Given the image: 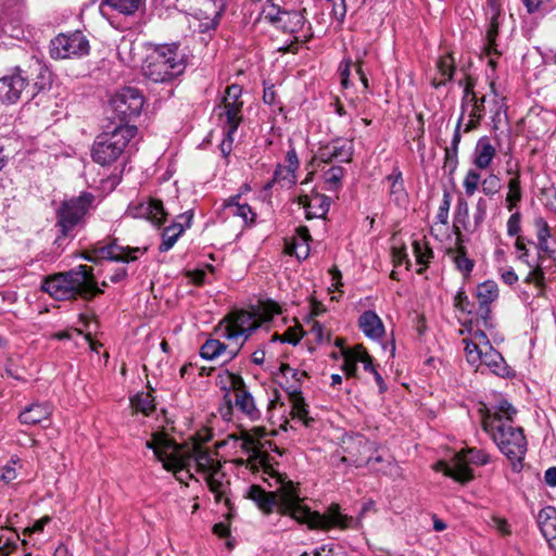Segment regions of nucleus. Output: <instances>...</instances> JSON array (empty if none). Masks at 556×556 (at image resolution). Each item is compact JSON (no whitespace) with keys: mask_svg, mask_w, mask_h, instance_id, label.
I'll use <instances>...</instances> for the list:
<instances>
[{"mask_svg":"<svg viewBox=\"0 0 556 556\" xmlns=\"http://www.w3.org/2000/svg\"><path fill=\"white\" fill-rule=\"evenodd\" d=\"M263 467V471L268 477L275 479L279 486L275 492H266L256 484L249 486L247 497L253 501L257 507L266 514L277 508L283 516H290L299 523L307 525L309 529L328 531L332 528L345 530L354 527V518L341 511L337 503L328 506L324 514L313 511L303 504V498L298 492L296 485L282 478L270 465L268 455L255 452Z\"/></svg>","mask_w":556,"mask_h":556,"instance_id":"1","label":"nucleus"},{"mask_svg":"<svg viewBox=\"0 0 556 556\" xmlns=\"http://www.w3.org/2000/svg\"><path fill=\"white\" fill-rule=\"evenodd\" d=\"M146 446L151 448L163 467L173 471L176 479L182 481L192 478V469L206 482L210 491L214 493L217 502L223 501L227 483L222 471V464L213 457L211 451L198 442L178 445L166 433L155 432Z\"/></svg>","mask_w":556,"mask_h":556,"instance_id":"2","label":"nucleus"},{"mask_svg":"<svg viewBox=\"0 0 556 556\" xmlns=\"http://www.w3.org/2000/svg\"><path fill=\"white\" fill-rule=\"evenodd\" d=\"M41 289L58 301L77 298L90 300L103 293L97 283L93 268L87 265H78L68 271L45 279Z\"/></svg>","mask_w":556,"mask_h":556,"instance_id":"3","label":"nucleus"},{"mask_svg":"<svg viewBox=\"0 0 556 556\" xmlns=\"http://www.w3.org/2000/svg\"><path fill=\"white\" fill-rule=\"evenodd\" d=\"M482 428L488 432L502 454L511 463L514 471H520L528 450V442L521 427L501 416H483Z\"/></svg>","mask_w":556,"mask_h":556,"instance_id":"4","label":"nucleus"},{"mask_svg":"<svg viewBox=\"0 0 556 556\" xmlns=\"http://www.w3.org/2000/svg\"><path fill=\"white\" fill-rule=\"evenodd\" d=\"M217 384L225 392V406L220 408V415L225 420L231 419L235 409L252 422L262 418V412L240 375L225 370L218 375Z\"/></svg>","mask_w":556,"mask_h":556,"instance_id":"5","label":"nucleus"},{"mask_svg":"<svg viewBox=\"0 0 556 556\" xmlns=\"http://www.w3.org/2000/svg\"><path fill=\"white\" fill-rule=\"evenodd\" d=\"M186 65L187 55L179 43L155 45L144 60L142 73L154 83H167L181 75Z\"/></svg>","mask_w":556,"mask_h":556,"instance_id":"6","label":"nucleus"},{"mask_svg":"<svg viewBox=\"0 0 556 556\" xmlns=\"http://www.w3.org/2000/svg\"><path fill=\"white\" fill-rule=\"evenodd\" d=\"M136 135L137 127L128 124L117 126L112 131L99 135L92 144V160L102 166L113 164L125 153L130 140Z\"/></svg>","mask_w":556,"mask_h":556,"instance_id":"7","label":"nucleus"},{"mask_svg":"<svg viewBox=\"0 0 556 556\" xmlns=\"http://www.w3.org/2000/svg\"><path fill=\"white\" fill-rule=\"evenodd\" d=\"M242 89L238 85L228 86L222 104L217 108L219 123L224 129V139L219 146L224 156L232 150L233 135L242 122L243 102L240 100Z\"/></svg>","mask_w":556,"mask_h":556,"instance_id":"8","label":"nucleus"},{"mask_svg":"<svg viewBox=\"0 0 556 556\" xmlns=\"http://www.w3.org/2000/svg\"><path fill=\"white\" fill-rule=\"evenodd\" d=\"M93 200V194L84 192L79 197L64 201L61 204L56 212L58 220L55 224L59 232L58 241L73 236L75 228L81 223Z\"/></svg>","mask_w":556,"mask_h":556,"instance_id":"9","label":"nucleus"},{"mask_svg":"<svg viewBox=\"0 0 556 556\" xmlns=\"http://www.w3.org/2000/svg\"><path fill=\"white\" fill-rule=\"evenodd\" d=\"M260 326L261 323L255 314L247 311L235 312L229 316L223 329V337L236 344L235 348L227 352L229 359H232L238 354L247 339Z\"/></svg>","mask_w":556,"mask_h":556,"instance_id":"10","label":"nucleus"},{"mask_svg":"<svg viewBox=\"0 0 556 556\" xmlns=\"http://www.w3.org/2000/svg\"><path fill=\"white\" fill-rule=\"evenodd\" d=\"M490 462V456L482 450L470 448L455 454L448 464L440 463L445 476L459 482H467L473 478L469 464L485 465Z\"/></svg>","mask_w":556,"mask_h":556,"instance_id":"11","label":"nucleus"},{"mask_svg":"<svg viewBox=\"0 0 556 556\" xmlns=\"http://www.w3.org/2000/svg\"><path fill=\"white\" fill-rule=\"evenodd\" d=\"M144 103L143 96L138 88L123 87L110 100V105L116 116L124 122L138 117Z\"/></svg>","mask_w":556,"mask_h":556,"instance_id":"12","label":"nucleus"},{"mask_svg":"<svg viewBox=\"0 0 556 556\" xmlns=\"http://www.w3.org/2000/svg\"><path fill=\"white\" fill-rule=\"evenodd\" d=\"M146 0H102L100 4L101 13L106 16V9L116 11V15L108 16L110 24L118 31H126L131 28L129 17L132 16L143 4Z\"/></svg>","mask_w":556,"mask_h":556,"instance_id":"13","label":"nucleus"},{"mask_svg":"<svg viewBox=\"0 0 556 556\" xmlns=\"http://www.w3.org/2000/svg\"><path fill=\"white\" fill-rule=\"evenodd\" d=\"M479 307L477 311V325L485 330L494 328L491 316V304L498 298V287L493 280H486L477 287Z\"/></svg>","mask_w":556,"mask_h":556,"instance_id":"14","label":"nucleus"},{"mask_svg":"<svg viewBox=\"0 0 556 556\" xmlns=\"http://www.w3.org/2000/svg\"><path fill=\"white\" fill-rule=\"evenodd\" d=\"M89 49L86 37H53L49 45L50 55L55 60L81 58L89 53Z\"/></svg>","mask_w":556,"mask_h":556,"instance_id":"15","label":"nucleus"},{"mask_svg":"<svg viewBox=\"0 0 556 556\" xmlns=\"http://www.w3.org/2000/svg\"><path fill=\"white\" fill-rule=\"evenodd\" d=\"M147 252V248H130L122 247L115 242L108 245L96 248L90 254L84 256L89 262H97L98 260H110L115 262H134L140 255Z\"/></svg>","mask_w":556,"mask_h":556,"instance_id":"16","label":"nucleus"},{"mask_svg":"<svg viewBox=\"0 0 556 556\" xmlns=\"http://www.w3.org/2000/svg\"><path fill=\"white\" fill-rule=\"evenodd\" d=\"M28 77L20 67L0 78V101L2 103H16L24 92H28Z\"/></svg>","mask_w":556,"mask_h":556,"instance_id":"17","label":"nucleus"},{"mask_svg":"<svg viewBox=\"0 0 556 556\" xmlns=\"http://www.w3.org/2000/svg\"><path fill=\"white\" fill-rule=\"evenodd\" d=\"M353 153V141L338 138L324 146H320L315 155V160L321 163H331L333 161L340 163H350L352 161Z\"/></svg>","mask_w":556,"mask_h":556,"instance_id":"18","label":"nucleus"},{"mask_svg":"<svg viewBox=\"0 0 556 556\" xmlns=\"http://www.w3.org/2000/svg\"><path fill=\"white\" fill-rule=\"evenodd\" d=\"M127 214L134 218L148 219L156 226H161L166 220L167 215L162 201L156 199L131 203L128 206Z\"/></svg>","mask_w":556,"mask_h":556,"instance_id":"19","label":"nucleus"},{"mask_svg":"<svg viewBox=\"0 0 556 556\" xmlns=\"http://www.w3.org/2000/svg\"><path fill=\"white\" fill-rule=\"evenodd\" d=\"M342 355V369L348 377H356L358 363H362L364 370L370 374L377 370L372 364L371 356L367 353L366 349L361 344L355 345L352 349L343 350Z\"/></svg>","mask_w":556,"mask_h":556,"instance_id":"20","label":"nucleus"},{"mask_svg":"<svg viewBox=\"0 0 556 556\" xmlns=\"http://www.w3.org/2000/svg\"><path fill=\"white\" fill-rule=\"evenodd\" d=\"M296 202L305 210V217L307 219L325 218L329 211L331 199L325 194L312 191L308 194H299Z\"/></svg>","mask_w":556,"mask_h":556,"instance_id":"21","label":"nucleus"},{"mask_svg":"<svg viewBox=\"0 0 556 556\" xmlns=\"http://www.w3.org/2000/svg\"><path fill=\"white\" fill-rule=\"evenodd\" d=\"M286 164L277 165L274 172L273 181L281 187H292L296 182V172L300 166L299 157L294 148H291L286 154Z\"/></svg>","mask_w":556,"mask_h":556,"instance_id":"22","label":"nucleus"},{"mask_svg":"<svg viewBox=\"0 0 556 556\" xmlns=\"http://www.w3.org/2000/svg\"><path fill=\"white\" fill-rule=\"evenodd\" d=\"M193 214L191 211L185 212L177 217V220L166 227L162 232V243L159 247L161 252L170 250L178 238L187 228H190Z\"/></svg>","mask_w":556,"mask_h":556,"instance_id":"23","label":"nucleus"},{"mask_svg":"<svg viewBox=\"0 0 556 556\" xmlns=\"http://www.w3.org/2000/svg\"><path fill=\"white\" fill-rule=\"evenodd\" d=\"M480 359L476 363H469L476 369L485 366L490 371L496 376L505 377L508 375V367L504 357L493 346L479 353Z\"/></svg>","mask_w":556,"mask_h":556,"instance_id":"24","label":"nucleus"},{"mask_svg":"<svg viewBox=\"0 0 556 556\" xmlns=\"http://www.w3.org/2000/svg\"><path fill=\"white\" fill-rule=\"evenodd\" d=\"M463 342L465 344V355L468 363L478 362V359H480L479 353L492 346L486 333L480 328L471 333L470 338L464 339Z\"/></svg>","mask_w":556,"mask_h":556,"instance_id":"25","label":"nucleus"},{"mask_svg":"<svg viewBox=\"0 0 556 556\" xmlns=\"http://www.w3.org/2000/svg\"><path fill=\"white\" fill-rule=\"evenodd\" d=\"M455 73V59L451 52H446L439 56L437 61L435 75L431 79L433 88L438 89L445 86L453 79Z\"/></svg>","mask_w":556,"mask_h":556,"instance_id":"26","label":"nucleus"},{"mask_svg":"<svg viewBox=\"0 0 556 556\" xmlns=\"http://www.w3.org/2000/svg\"><path fill=\"white\" fill-rule=\"evenodd\" d=\"M389 184V198L397 206H405L408 202V193L404 187V179L399 167H394L386 179Z\"/></svg>","mask_w":556,"mask_h":556,"instance_id":"27","label":"nucleus"},{"mask_svg":"<svg viewBox=\"0 0 556 556\" xmlns=\"http://www.w3.org/2000/svg\"><path fill=\"white\" fill-rule=\"evenodd\" d=\"M538 525L551 548L556 549V509L546 506L539 511Z\"/></svg>","mask_w":556,"mask_h":556,"instance_id":"28","label":"nucleus"},{"mask_svg":"<svg viewBox=\"0 0 556 556\" xmlns=\"http://www.w3.org/2000/svg\"><path fill=\"white\" fill-rule=\"evenodd\" d=\"M52 408L48 403H31L26 406L18 415V419L22 424L34 426L46 421L50 418Z\"/></svg>","mask_w":556,"mask_h":556,"instance_id":"29","label":"nucleus"},{"mask_svg":"<svg viewBox=\"0 0 556 556\" xmlns=\"http://www.w3.org/2000/svg\"><path fill=\"white\" fill-rule=\"evenodd\" d=\"M346 450L357 465L368 464L371 460L369 454L374 450V443L364 435L356 434L349 441Z\"/></svg>","mask_w":556,"mask_h":556,"instance_id":"30","label":"nucleus"},{"mask_svg":"<svg viewBox=\"0 0 556 556\" xmlns=\"http://www.w3.org/2000/svg\"><path fill=\"white\" fill-rule=\"evenodd\" d=\"M292 391L289 392V399L291 402V414L293 418L299 419L305 427H311L314 424V418L309 416L307 404L302 395L300 386L291 387Z\"/></svg>","mask_w":556,"mask_h":556,"instance_id":"31","label":"nucleus"},{"mask_svg":"<svg viewBox=\"0 0 556 556\" xmlns=\"http://www.w3.org/2000/svg\"><path fill=\"white\" fill-rule=\"evenodd\" d=\"M358 326L366 337L374 340L380 339L384 333L382 320L372 311H366L359 316Z\"/></svg>","mask_w":556,"mask_h":556,"instance_id":"32","label":"nucleus"},{"mask_svg":"<svg viewBox=\"0 0 556 556\" xmlns=\"http://www.w3.org/2000/svg\"><path fill=\"white\" fill-rule=\"evenodd\" d=\"M496 154L495 148L492 146L488 137L478 140L473 151V164L479 169L488 168Z\"/></svg>","mask_w":556,"mask_h":556,"instance_id":"33","label":"nucleus"},{"mask_svg":"<svg viewBox=\"0 0 556 556\" xmlns=\"http://www.w3.org/2000/svg\"><path fill=\"white\" fill-rule=\"evenodd\" d=\"M305 26V18L298 11H285L278 17L277 30L288 33L290 35L302 31Z\"/></svg>","mask_w":556,"mask_h":556,"instance_id":"34","label":"nucleus"},{"mask_svg":"<svg viewBox=\"0 0 556 556\" xmlns=\"http://www.w3.org/2000/svg\"><path fill=\"white\" fill-rule=\"evenodd\" d=\"M239 199V195L228 199L225 203V210L230 215L241 217L244 224H252L254 222L255 214L247 203L240 204Z\"/></svg>","mask_w":556,"mask_h":556,"instance_id":"35","label":"nucleus"},{"mask_svg":"<svg viewBox=\"0 0 556 556\" xmlns=\"http://www.w3.org/2000/svg\"><path fill=\"white\" fill-rule=\"evenodd\" d=\"M507 187L508 192L505 199L506 207L509 212H513L515 208H517L522 198L520 176L516 174L513 178H510Z\"/></svg>","mask_w":556,"mask_h":556,"instance_id":"36","label":"nucleus"},{"mask_svg":"<svg viewBox=\"0 0 556 556\" xmlns=\"http://www.w3.org/2000/svg\"><path fill=\"white\" fill-rule=\"evenodd\" d=\"M463 117L464 116L462 114L460 117L458 118L457 125L455 127L453 138L451 141V146L445 149V164L447 166H451L452 169H454L457 164L458 146H459V142L462 139L460 126H462Z\"/></svg>","mask_w":556,"mask_h":556,"instance_id":"37","label":"nucleus"},{"mask_svg":"<svg viewBox=\"0 0 556 556\" xmlns=\"http://www.w3.org/2000/svg\"><path fill=\"white\" fill-rule=\"evenodd\" d=\"M468 104L471 106L470 111H469L470 121L466 125L465 131H469L472 128L477 127V125L483 117V115H484V97H482L481 99H478L476 94H472V97L470 98V101L467 102L466 105H468Z\"/></svg>","mask_w":556,"mask_h":556,"instance_id":"38","label":"nucleus"},{"mask_svg":"<svg viewBox=\"0 0 556 556\" xmlns=\"http://www.w3.org/2000/svg\"><path fill=\"white\" fill-rule=\"evenodd\" d=\"M131 406L136 412L149 416L155 409L154 397L150 392H139L130 400Z\"/></svg>","mask_w":556,"mask_h":556,"instance_id":"39","label":"nucleus"},{"mask_svg":"<svg viewBox=\"0 0 556 556\" xmlns=\"http://www.w3.org/2000/svg\"><path fill=\"white\" fill-rule=\"evenodd\" d=\"M469 216L468 204L464 199H459L456 205L453 220V231L457 236V240L460 241V227H466Z\"/></svg>","mask_w":556,"mask_h":556,"instance_id":"40","label":"nucleus"},{"mask_svg":"<svg viewBox=\"0 0 556 556\" xmlns=\"http://www.w3.org/2000/svg\"><path fill=\"white\" fill-rule=\"evenodd\" d=\"M227 352V345L217 339H208L201 346L200 354L203 358L213 361Z\"/></svg>","mask_w":556,"mask_h":556,"instance_id":"41","label":"nucleus"},{"mask_svg":"<svg viewBox=\"0 0 556 556\" xmlns=\"http://www.w3.org/2000/svg\"><path fill=\"white\" fill-rule=\"evenodd\" d=\"M454 262L457 269L463 273L464 276H469L473 269V261L466 255V249L459 244L455 251Z\"/></svg>","mask_w":556,"mask_h":556,"instance_id":"42","label":"nucleus"},{"mask_svg":"<svg viewBox=\"0 0 556 556\" xmlns=\"http://www.w3.org/2000/svg\"><path fill=\"white\" fill-rule=\"evenodd\" d=\"M344 172V168L341 166H331L324 173V179L329 189H337L341 185Z\"/></svg>","mask_w":556,"mask_h":556,"instance_id":"43","label":"nucleus"},{"mask_svg":"<svg viewBox=\"0 0 556 556\" xmlns=\"http://www.w3.org/2000/svg\"><path fill=\"white\" fill-rule=\"evenodd\" d=\"M413 249L417 262L427 266L430 263V260L433 257L432 250L426 243L420 241H414Z\"/></svg>","mask_w":556,"mask_h":556,"instance_id":"44","label":"nucleus"},{"mask_svg":"<svg viewBox=\"0 0 556 556\" xmlns=\"http://www.w3.org/2000/svg\"><path fill=\"white\" fill-rule=\"evenodd\" d=\"M481 176L475 169H469L464 178L463 186L465 189V193L468 197H472L475 192L478 190V186L480 184Z\"/></svg>","mask_w":556,"mask_h":556,"instance_id":"45","label":"nucleus"},{"mask_svg":"<svg viewBox=\"0 0 556 556\" xmlns=\"http://www.w3.org/2000/svg\"><path fill=\"white\" fill-rule=\"evenodd\" d=\"M451 203V193L445 190L443 192V198L435 215L437 223L447 225Z\"/></svg>","mask_w":556,"mask_h":556,"instance_id":"46","label":"nucleus"},{"mask_svg":"<svg viewBox=\"0 0 556 556\" xmlns=\"http://www.w3.org/2000/svg\"><path fill=\"white\" fill-rule=\"evenodd\" d=\"M535 226L538 228L539 249L543 252H547L548 251L547 239L549 237L548 225L544 219L538 218L535 220Z\"/></svg>","mask_w":556,"mask_h":556,"instance_id":"47","label":"nucleus"},{"mask_svg":"<svg viewBox=\"0 0 556 556\" xmlns=\"http://www.w3.org/2000/svg\"><path fill=\"white\" fill-rule=\"evenodd\" d=\"M282 10H280L279 7H277L276 4L267 1L263 9H262V13H261V17L263 21H268L269 23L274 24L275 26H277L278 24V17L279 15L282 14Z\"/></svg>","mask_w":556,"mask_h":556,"instance_id":"48","label":"nucleus"},{"mask_svg":"<svg viewBox=\"0 0 556 556\" xmlns=\"http://www.w3.org/2000/svg\"><path fill=\"white\" fill-rule=\"evenodd\" d=\"M516 414V409L507 401H501L494 412L489 410L484 416L494 415L501 416L503 420L513 421V416Z\"/></svg>","mask_w":556,"mask_h":556,"instance_id":"49","label":"nucleus"},{"mask_svg":"<svg viewBox=\"0 0 556 556\" xmlns=\"http://www.w3.org/2000/svg\"><path fill=\"white\" fill-rule=\"evenodd\" d=\"M481 187L485 195L492 197L500 191L501 180L496 175L491 174L481 181Z\"/></svg>","mask_w":556,"mask_h":556,"instance_id":"50","label":"nucleus"},{"mask_svg":"<svg viewBox=\"0 0 556 556\" xmlns=\"http://www.w3.org/2000/svg\"><path fill=\"white\" fill-rule=\"evenodd\" d=\"M488 207L489 204L484 198H479L477 200L473 213V223L476 227H480L483 224L486 217Z\"/></svg>","mask_w":556,"mask_h":556,"instance_id":"51","label":"nucleus"},{"mask_svg":"<svg viewBox=\"0 0 556 556\" xmlns=\"http://www.w3.org/2000/svg\"><path fill=\"white\" fill-rule=\"evenodd\" d=\"M521 230V213L513 211V214L507 220V235L510 237L517 236Z\"/></svg>","mask_w":556,"mask_h":556,"instance_id":"52","label":"nucleus"},{"mask_svg":"<svg viewBox=\"0 0 556 556\" xmlns=\"http://www.w3.org/2000/svg\"><path fill=\"white\" fill-rule=\"evenodd\" d=\"M454 306L465 313H471V305L466 292L460 289L454 296Z\"/></svg>","mask_w":556,"mask_h":556,"instance_id":"53","label":"nucleus"},{"mask_svg":"<svg viewBox=\"0 0 556 556\" xmlns=\"http://www.w3.org/2000/svg\"><path fill=\"white\" fill-rule=\"evenodd\" d=\"M544 273L541 268L536 267L531 270L525 279L526 283H534L538 288H543L544 286Z\"/></svg>","mask_w":556,"mask_h":556,"instance_id":"54","label":"nucleus"},{"mask_svg":"<svg viewBox=\"0 0 556 556\" xmlns=\"http://www.w3.org/2000/svg\"><path fill=\"white\" fill-rule=\"evenodd\" d=\"M351 65L352 60L350 58L344 59L340 64L341 85L343 88H349L350 86Z\"/></svg>","mask_w":556,"mask_h":556,"instance_id":"55","label":"nucleus"},{"mask_svg":"<svg viewBox=\"0 0 556 556\" xmlns=\"http://www.w3.org/2000/svg\"><path fill=\"white\" fill-rule=\"evenodd\" d=\"M280 370L281 372L283 374V376L286 377H291L292 379H294L298 383H301L302 380L304 378H306V372L305 371H301V370H298L295 368H292L290 365L288 364H282L281 367H280Z\"/></svg>","mask_w":556,"mask_h":556,"instance_id":"56","label":"nucleus"},{"mask_svg":"<svg viewBox=\"0 0 556 556\" xmlns=\"http://www.w3.org/2000/svg\"><path fill=\"white\" fill-rule=\"evenodd\" d=\"M311 334L313 336L314 340L318 343L329 341V334L325 332L324 326L318 321L313 323L311 328Z\"/></svg>","mask_w":556,"mask_h":556,"instance_id":"57","label":"nucleus"},{"mask_svg":"<svg viewBox=\"0 0 556 556\" xmlns=\"http://www.w3.org/2000/svg\"><path fill=\"white\" fill-rule=\"evenodd\" d=\"M302 333L298 328H288L287 331L280 338L281 342H288L290 344H296L300 342Z\"/></svg>","mask_w":556,"mask_h":556,"instance_id":"58","label":"nucleus"},{"mask_svg":"<svg viewBox=\"0 0 556 556\" xmlns=\"http://www.w3.org/2000/svg\"><path fill=\"white\" fill-rule=\"evenodd\" d=\"M308 38L309 37H304L305 40H302V42H306ZM293 39L294 40H291L290 43H288L287 46L277 47V50L282 53H287V52L296 53L301 41L299 40V37H293Z\"/></svg>","mask_w":556,"mask_h":556,"instance_id":"59","label":"nucleus"},{"mask_svg":"<svg viewBox=\"0 0 556 556\" xmlns=\"http://www.w3.org/2000/svg\"><path fill=\"white\" fill-rule=\"evenodd\" d=\"M492 522H493V527H495L500 533L506 535L510 532L509 525L507 523V521L505 519L500 518V517H493Z\"/></svg>","mask_w":556,"mask_h":556,"instance_id":"60","label":"nucleus"},{"mask_svg":"<svg viewBox=\"0 0 556 556\" xmlns=\"http://www.w3.org/2000/svg\"><path fill=\"white\" fill-rule=\"evenodd\" d=\"M264 311H265L267 319H270V318H273V316L279 315L281 313L280 306L277 303L271 302V301L267 302L264 305Z\"/></svg>","mask_w":556,"mask_h":556,"instance_id":"61","label":"nucleus"},{"mask_svg":"<svg viewBox=\"0 0 556 556\" xmlns=\"http://www.w3.org/2000/svg\"><path fill=\"white\" fill-rule=\"evenodd\" d=\"M515 248L518 252H520L519 260L526 262V257L528 256V250L525 243V239L522 237H517Z\"/></svg>","mask_w":556,"mask_h":556,"instance_id":"62","label":"nucleus"},{"mask_svg":"<svg viewBox=\"0 0 556 556\" xmlns=\"http://www.w3.org/2000/svg\"><path fill=\"white\" fill-rule=\"evenodd\" d=\"M544 481L547 485L556 486V467H549L544 473Z\"/></svg>","mask_w":556,"mask_h":556,"instance_id":"63","label":"nucleus"},{"mask_svg":"<svg viewBox=\"0 0 556 556\" xmlns=\"http://www.w3.org/2000/svg\"><path fill=\"white\" fill-rule=\"evenodd\" d=\"M188 276L195 285H202L205 280V271L202 269H195L188 273Z\"/></svg>","mask_w":556,"mask_h":556,"instance_id":"64","label":"nucleus"}]
</instances>
